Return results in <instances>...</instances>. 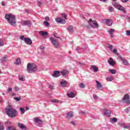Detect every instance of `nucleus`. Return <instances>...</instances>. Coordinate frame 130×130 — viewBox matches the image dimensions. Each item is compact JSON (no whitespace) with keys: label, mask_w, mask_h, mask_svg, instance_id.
<instances>
[{"label":"nucleus","mask_w":130,"mask_h":130,"mask_svg":"<svg viewBox=\"0 0 130 130\" xmlns=\"http://www.w3.org/2000/svg\"><path fill=\"white\" fill-rule=\"evenodd\" d=\"M5 111L7 114L8 115L9 117H11V118H14L16 117L17 115H18V112L16 109L12 108V106L9 105L8 106V108L5 109Z\"/></svg>","instance_id":"nucleus-1"},{"label":"nucleus","mask_w":130,"mask_h":130,"mask_svg":"<svg viewBox=\"0 0 130 130\" xmlns=\"http://www.w3.org/2000/svg\"><path fill=\"white\" fill-rule=\"evenodd\" d=\"M5 19L7 20L8 22L12 26L16 25V16L12 14H6Z\"/></svg>","instance_id":"nucleus-2"},{"label":"nucleus","mask_w":130,"mask_h":130,"mask_svg":"<svg viewBox=\"0 0 130 130\" xmlns=\"http://www.w3.org/2000/svg\"><path fill=\"white\" fill-rule=\"evenodd\" d=\"M27 70L28 73L31 74L34 73V72H36V71H37V66L34 63H28L27 66Z\"/></svg>","instance_id":"nucleus-3"},{"label":"nucleus","mask_w":130,"mask_h":130,"mask_svg":"<svg viewBox=\"0 0 130 130\" xmlns=\"http://www.w3.org/2000/svg\"><path fill=\"white\" fill-rule=\"evenodd\" d=\"M88 24L92 27V28H97L98 27H99V25H98V23H97V22L96 21L93 20L92 21V19H90L89 21H88Z\"/></svg>","instance_id":"nucleus-4"},{"label":"nucleus","mask_w":130,"mask_h":130,"mask_svg":"<svg viewBox=\"0 0 130 130\" xmlns=\"http://www.w3.org/2000/svg\"><path fill=\"white\" fill-rule=\"evenodd\" d=\"M112 5L114 8H116V9L119 10V11H123V10H124V7L118 5V4H117L116 2H112Z\"/></svg>","instance_id":"nucleus-5"},{"label":"nucleus","mask_w":130,"mask_h":130,"mask_svg":"<svg viewBox=\"0 0 130 130\" xmlns=\"http://www.w3.org/2000/svg\"><path fill=\"white\" fill-rule=\"evenodd\" d=\"M122 101L127 104H130L129 95L126 94L122 99Z\"/></svg>","instance_id":"nucleus-6"},{"label":"nucleus","mask_w":130,"mask_h":130,"mask_svg":"<svg viewBox=\"0 0 130 130\" xmlns=\"http://www.w3.org/2000/svg\"><path fill=\"white\" fill-rule=\"evenodd\" d=\"M119 59L122 61L123 64L124 66H127L128 67L129 66V63H128V61L127 60L125 59V58H123L122 56H119Z\"/></svg>","instance_id":"nucleus-7"},{"label":"nucleus","mask_w":130,"mask_h":130,"mask_svg":"<svg viewBox=\"0 0 130 130\" xmlns=\"http://www.w3.org/2000/svg\"><path fill=\"white\" fill-rule=\"evenodd\" d=\"M50 40H51L53 45H54V46H55V47L57 48L58 47V42L57 41H56L55 39H54V38H50Z\"/></svg>","instance_id":"nucleus-8"},{"label":"nucleus","mask_w":130,"mask_h":130,"mask_svg":"<svg viewBox=\"0 0 130 130\" xmlns=\"http://www.w3.org/2000/svg\"><path fill=\"white\" fill-rule=\"evenodd\" d=\"M24 41L27 45H31L32 44V40L29 38H24Z\"/></svg>","instance_id":"nucleus-9"},{"label":"nucleus","mask_w":130,"mask_h":130,"mask_svg":"<svg viewBox=\"0 0 130 130\" xmlns=\"http://www.w3.org/2000/svg\"><path fill=\"white\" fill-rule=\"evenodd\" d=\"M56 22L57 23H60V24H66V20L62 19L61 18L59 17L56 18Z\"/></svg>","instance_id":"nucleus-10"},{"label":"nucleus","mask_w":130,"mask_h":130,"mask_svg":"<svg viewBox=\"0 0 130 130\" xmlns=\"http://www.w3.org/2000/svg\"><path fill=\"white\" fill-rule=\"evenodd\" d=\"M21 24L23 26H30V25H31V21L29 20L21 21Z\"/></svg>","instance_id":"nucleus-11"},{"label":"nucleus","mask_w":130,"mask_h":130,"mask_svg":"<svg viewBox=\"0 0 130 130\" xmlns=\"http://www.w3.org/2000/svg\"><path fill=\"white\" fill-rule=\"evenodd\" d=\"M67 29L68 30V32L71 34H73V33H74V26L72 25H68Z\"/></svg>","instance_id":"nucleus-12"},{"label":"nucleus","mask_w":130,"mask_h":130,"mask_svg":"<svg viewBox=\"0 0 130 130\" xmlns=\"http://www.w3.org/2000/svg\"><path fill=\"white\" fill-rule=\"evenodd\" d=\"M108 63H109L110 66L113 67L115 66V62L113 60L112 58H110L109 60H108Z\"/></svg>","instance_id":"nucleus-13"},{"label":"nucleus","mask_w":130,"mask_h":130,"mask_svg":"<svg viewBox=\"0 0 130 130\" xmlns=\"http://www.w3.org/2000/svg\"><path fill=\"white\" fill-rule=\"evenodd\" d=\"M105 24H106L108 26H111L112 25V20L111 19H106L104 20Z\"/></svg>","instance_id":"nucleus-14"},{"label":"nucleus","mask_w":130,"mask_h":130,"mask_svg":"<svg viewBox=\"0 0 130 130\" xmlns=\"http://www.w3.org/2000/svg\"><path fill=\"white\" fill-rule=\"evenodd\" d=\"M104 115L109 117V116H110V114H111V111L108 109L104 110Z\"/></svg>","instance_id":"nucleus-15"},{"label":"nucleus","mask_w":130,"mask_h":130,"mask_svg":"<svg viewBox=\"0 0 130 130\" xmlns=\"http://www.w3.org/2000/svg\"><path fill=\"white\" fill-rule=\"evenodd\" d=\"M120 126L121 127H123V128H130V124H125L124 123H120Z\"/></svg>","instance_id":"nucleus-16"},{"label":"nucleus","mask_w":130,"mask_h":130,"mask_svg":"<svg viewBox=\"0 0 130 130\" xmlns=\"http://www.w3.org/2000/svg\"><path fill=\"white\" fill-rule=\"evenodd\" d=\"M18 125L21 129L22 130H27V127H26L24 124L21 123H18Z\"/></svg>","instance_id":"nucleus-17"},{"label":"nucleus","mask_w":130,"mask_h":130,"mask_svg":"<svg viewBox=\"0 0 130 130\" xmlns=\"http://www.w3.org/2000/svg\"><path fill=\"white\" fill-rule=\"evenodd\" d=\"M34 120L35 122H36L37 123H39V124H41L42 123V120H40L39 118L36 117L34 119Z\"/></svg>","instance_id":"nucleus-18"},{"label":"nucleus","mask_w":130,"mask_h":130,"mask_svg":"<svg viewBox=\"0 0 130 130\" xmlns=\"http://www.w3.org/2000/svg\"><path fill=\"white\" fill-rule=\"evenodd\" d=\"M60 76V72L59 71H54V74H53V77L55 78H58Z\"/></svg>","instance_id":"nucleus-19"},{"label":"nucleus","mask_w":130,"mask_h":130,"mask_svg":"<svg viewBox=\"0 0 130 130\" xmlns=\"http://www.w3.org/2000/svg\"><path fill=\"white\" fill-rule=\"evenodd\" d=\"M111 52L114 53V54H116V55H117L118 58H119V56H121L118 52H117V49H114L113 50H111Z\"/></svg>","instance_id":"nucleus-20"},{"label":"nucleus","mask_w":130,"mask_h":130,"mask_svg":"<svg viewBox=\"0 0 130 130\" xmlns=\"http://www.w3.org/2000/svg\"><path fill=\"white\" fill-rule=\"evenodd\" d=\"M39 34L41 35L42 36H48V32L44 31H40Z\"/></svg>","instance_id":"nucleus-21"},{"label":"nucleus","mask_w":130,"mask_h":130,"mask_svg":"<svg viewBox=\"0 0 130 130\" xmlns=\"http://www.w3.org/2000/svg\"><path fill=\"white\" fill-rule=\"evenodd\" d=\"M60 74L62 76H67L69 74V71L67 70H63L62 71L60 72Z\"/></svg>","instance_id":"nucleus-22"},{"label":"nucleus","mask_w":130,"mask_h":130,"mask_svg":"<svg viewBox=\"0 0 130 130\" xmlns=\"http://www.w3.org/2000/svg\"><path fill=\"white\" fill-rule=\"evenodd\" d=\"M67 95H68V97H70V98H74V97L76 96V94H75L73 92L67 93Z\"/></svg>","instance_id":"nucleus-23"},{"label":"nucleus","mask_w":130,"mask_h":130,"mask_svg":"<svg viewBox=\"0 0 130 130\" xmlns=\"http://www.w3.org/2000/svg\"><path fill=\"white\" fill-rule=\"evenodd\" d=\"M74 116V115H73V112L70 111L67 113V118H71V117H73Z\"/></svg>","instance_id":"nucleus-24"},{"label":"nucleus","mask_w":130,"mask_h":130,"mask_svg":"<svg viewBox=\"0 0 130 130\" xmlns=\"http://www.w3.org/2000/svg\"><path fill=\"white\" fill-rule=\"evenodd\" d=\"M95 82L96 83L98 89H99V90H101V89H100V88H102V85H101V83L97 80L95 81Z\"/></svg>","instance_id":"nucleus-25"},{"label":"nucleus","mask_w":130,"mask_h":130,"mask_svg":"<svg viewBox=\"0 0 130 130\" xmlns=\"http://www.w3.org/2000/svg\"><path fill=\"white\" fill-rule=\"evenodd\" d=\"M115 30L113 29H111L109 31V33L111 37V38H113V33H114Z\"/></svg>","instance_id":"nucleus-26"},{"label":"nucleus","mask_w":130,"mask_h":130,"mask_svg":"<svg viewBox=\"0 0 130 130\" xmlns=\"http://www.w3.org/2000/svg\"><path fill=\"white\" fill-rule=\"evenodd\" d=\"M67 81H62L60 82V85L61 87H66L67 85Z\"/></svg>","instance_id":"nucleus-27"},{"label":"nucleus","mask_w":130,"mask_h":130,"mask_svg":"<svg viewBox=\"0 0 130 130\" xmlns=\"http://www.w3.org/2000/svg\"><path fill=\"white\" fill-rule=\"evenodd\" d=\"M110 121L111 122V123H113V122H116L117 121V119L115 117H114L110 119Z\"/></svg>","instance_id":"nucleus-28"},{"label":"nucleus","mask_w":130,"mask_h":130,"mask_svg":"<svg viewBox=\"0 0 130 130\" xmlns=\"http://www.w3.org/2000/svg\"><path fill=\"white\" fill-rule=\"evenodd\" d=\"M7 130H16V127H15L14 126H10L7 127Z\"/></svg>","instance_id":"nucleus-29"},{"label":"nucleus","mask_w":130,"mask_h":130,"mask_svg":"<svg viewBox=\"0 0 130 130\" xmlns=\"http://www.w3.org/2000/svg\"><path fill=\"white\" fill-rule=\"evenodd\" d=\"M61 16L62 18H63L64 19H65V20H68V15H67V14L62 13L61 14Z\"/></svg>","instance_id":"nucleus-30"},{"label":"nucleus","mask_w":130,"mask_h":130,"mask_svg":"<svg viewBox=\"0 0 130 130\" xmlns=\"http://www.w3.org/2000/svg\"><path fill=\"white\" fill-rule=\"evenodd\" d=\"M51 102H52V103H58L59 102V100L54 99L51 100Z\"/></svg>","instance_id":"nucleus-31"},{"label":"nucleus","mask_w":130,"mask_h":130,"mask_svg":"<svg viewBox=\"0 0 130 130\" xmlns=\"http://www.w3.org/2000/svg\"><path fill=\"white\" fill-rule=\"evenodd\" d=\"M7 62V57L4 56L3 58L1 59V62L3 63H4V62Z\"/></svg>","instance_id":"nucleus-32"},{"label":"nucleus","mask_w":130,"mask_h":130,"mask_svg":"<svg viewBox=\"0 0 130 130\" xmlns=\"http://www.w3.org/2000/svg\"><path fill=\"white\" fill-rule=\"evenodd\" d=\"M109 72L111 74H113V75H115V74H116V70L115 69L110 70Z\"/></svg>","instance_id":"nucleus-33"},{"label":"nucleus","mask_w":130,"mask_h":130,"mask_svg":"<svg viewBox=\"0 0 130 130\" xmlns=\"http://www.w3.org/2000/svg\"><path fill=\"white\" fill-rule=\"evenodd\" d=\"M15 63L16 64H21V59H20V58L16 59Z\"/></svg>","instance_id":"nucleus-34"},{"label":"nucleus","mask_w":130,"mask_h":130,"mask_svg":"<svg viewBox=\"0 0 130 130\" xmlns=\"http://www.w3.org/2000/svg\"><path fill=\"white\" fill-rule=\"evenodd\" d=\"M91 69H93L94 72H97L98 71V68H96L95 66H91Z\"/></svg>","instance_id":"nucleus-35"},{"label":"nucleus","mask_w":130,"mask_h":130,"mask_svg":"<svg viewBox=\"0 0 130 130\" xmlns=\"http://www.w3.org/2000/svg\"><path fill=\"white\" fill-rule=\"evenodd\" d=\"M18 79L19 81H21L22 82H24V81H25V78H24V76H19Z\"/></svg>","instance_id":"nucleus-36"},{"label":"nucleus","mask_w":130,"mask_h":130,"mask_svg":"<svg viewBox=\"0 0 130 130\" xmlns=\"http://www.w3.org/2000/svg\"><path fill=\"white\" fill-rule=\"evenodd\" d=\"M106 80L108 82H111L113 80V77H108L106 78Z\"/></svg>","instance_id":"nucleus-37"},{"label":"nucleus","mask_w":130,"mask_h":130,"mask_svg":"<svg viewBox=\"0 0 130 130\" xmlns=\"http://www.w3.org/2000/svg\"><path fill=\"white\" fill-rule=\"evenodd\" d=\"M109 11L110 12H113L114 11V8H113V7H111V6H109Z\"/></svg>","instance_id":"nucleus-38"},{"label":"nucleus","mask_w":130,"mask_h":130,"mask_svg":"<svg viewBox=\"0 0 130 130\" xmlns=\"http://www.w3.org/2000/svg\"><path fill=\"white\" fill-rule=\"evenodd\" d=\"M44 24L46 26V27H49V26H50V24H49L47 21H44Z\"/></svg>","instance_id":"nucleus-39"},{"label":"nucleus","mask_w":130,"mask_h":130,"mask_svg":"<svg viewBox=\"0 0 130 130\" xmlns=\"http://www.w3.org/2000/svg\"><path fill=\"white\" fill-rule=\"evenodd\" d=\"M20 111H21L22 114H24L25 113V110L24 109V108H20Z\"/></svg>","instance_id":"nucleus-40"},{"label":"nucleus","mask_w":130,"mask_h":130,"mask_svg":"<svg viewBox=\"0 0 130 130\" xmlns=\"http://www.w3.org/2000/svg\"><path fill=\"white\" fill-rule=\"evenodd\" d=\"M14 100H16V101H20L21 100V98H14Z\"/></svg>","instance_id":"nucleus-41"},{"label":"nucleus","mask_w":130,"mask_h":130,"mask_svg":"<svg viewBox=\"0 0 130 130\" xmlns=\"http://www.w3.org/2000/svg\"><path fill=\"white\" fill-rule=\"evenodd\" d=\"M129 111H130V107H128L125 110V112H126V113H128V112H129Z\"/></svg>","instance_id":"nucleus-42"},{"label":"nucleus","mask_w":130,"mask_h":130,"mask_svg":"<svg viewBox=\"0 0 130 130\" xmlns=\"http://www.w3.org/2000/svg\"><path fill=\"white\" fill-rule=\"evenodd\" d=\"M108 47V48L110 49V50L111 51V50H113L112 49L113 48V45H110Z\"/></svg>","instance_id":"nucleus-43"},{"label":"nucleus","mask_w":130,"mask_h":130,"mask_svg":"<svg viewBox=\"0 0 130 130\" xmlns=\"http://www.w3.org/2000/svg\"><path fill=\"white\" fill-rule=\"evenodd\" d=\"M42 5H43V3H41L40 2H38V6L39 7H41V6H42Z\"/></svg>","instance_id":"nucleus-44"},{"label":"nucleus","mask_w":130,"mask_h":130,"mask_svg":"<svg viewBox=\"0 0 130 130\" xmlns=\"http://www.w3.org/2000/svg\"><path fill=\"white\" fill-rule=\"evenodd\" d=\"M126 35L127 36H130V30H126Z\"/></svg>","instance_id":"nucleus-45"},{"label":"nucleus","mask_w":130,"mask_h":130,"mask_svg":"<svg viewBox=\"0 0 130 130\" xmlns=\"http://www.w3.org/2000/svg\"><path fill=\"white\" fill-rule=\"evenodd\" d=\"M0 46H4V42L2 39H0Z\"/></svg>","instance_id":"nucleus-46"},{"label":"nucleus","mask_w":130,"mask_h":130,"mask_svg":"<svg viewBox=\"0 0 130 130\" xmlns=\"http://www.w3.org/2000/svg\"><path fill=\"white\" fill-rule=\"evenodd\" d=\"M93 98L95 99V100H97V99H98V96L96 94H93Z\"/></svg>","instance_id":"nucleus-47"},{"label":"nucleus","mask_w":130,"mask_h":130,"mask_svg":"<svg viewBox=\"0 0 130 130\" xmlns=\"http://www.w3.org/2000/svg\"><path fill=\"white\" fill-rule=\"evenodd\" d=\"M12 90H13V89L12 88L9 87L8 89V92L10 93V92H12Z\"/></svg>","instance_id":"nucleus-48"},{"label":"nucleus","mask_w":130,"mask_h":130,"mask_svg":"<svg viewBox=\"0 0 130 130\" xmlns=\"http://www.w3.org/2000/svg\"><path fill=\"white\" fill-rule=\"evenodd\" d=\"M80 88H82V89H83V88H85V85H84L83 83H81L80 85Z\"/></svg>","instance_id":"nucleus-49"},{"label":"nucleus","mask_w":130,"mask_h":130,"mask_svg":"<svg viewBox=\"0 0 130 130\" xmlns=\"http://www.w3.org/2000/svg\"><path fill=\"white\" fill-rule=\"evenodd\" d=\"M4 129H5V127L4 126V125H1L0 130H4Z\"/></svg>","instance_id":"nucleus-50"},{"label":"nucleus","mask_w":130,"mask_h":130,"mask_svg":"<svg viewBox=\"0 0 130 130\" xmlns=\"http://www.w3.org/2000/svg\"><path fill=\"white\" fill-rule=\"evenodd\" d=\"M19 90H20V88H19L18 87L15 86V91H19Z\"/></svg>","instance_id":"nucleus-51"},{"label":"nucleus","mask_w":130,"mask_h":130,"mask_svg":"<svg viewBox=\"0 0 130 130\" xmlns=\"http://www.w3.org/2000/svg\"><path fill=\"white\" fill-rule=\"evenodd\" d=\"M57 35H58L57 34L54 32V37H55V38H59V37H57Z\"/></svg>","instance_id":"nucleus-52"},{"label":"nucleus","mask_w":130,"mask_h":130,"mask_svg":"<svg viewBox=\"0 0 130 130\" xmlns=\"http://www.w3.org/2000/svg\"><path fill=\"white\" fill-rule=\"evenodd\" d=\"M7 124H11V121H8L6 122L5 123V125H7Z\"/></svg>","instance_id":"nucleus-53"},{"label":"nucleus","mask_w":130,"mask_h":130,"mask_svg":"<svg viewBox=\"0 0 130 130\" xmlns=\"http://www.w3.org/2000/svg\"><path fill=\"white\" fill-rule=\"evenodd\" d=\"M121 2H122V3H127L128 0H121Z\"/></svg>","instance_id":"nucleus-54"},{"label":"nucleus","mask_w":130,"mask_h":130,"mask_svg":"<svg viewBox=\"0 0 130 130\" xmlns=\"http://www.w3.org/2000/svg\"><path fill=\"white\" fill-rule=\"evenodd\" d=\"M20 39L21 40H24V39H25V38H24V36H21L20 37Z\"/></svg>","instance_id":"nucleus-55"},{"label":"nucleus","mask_w":130,"mask_h":130,"mask_svg":"<svg viewBox=\"0 0 130 130\" xmlns=\"http://www.w3.org/2000/svg\"><path fill=\"white\" fill-rule=\"evenodd\" d=\"M79 113H82V114H86V113L83 111H81Z\"/></svg>","instance_id":"nucleus-56"},{"label":"nucleus","mask_w":130,"mask_h":130,"mask_svg":"<svg viewBox=\"0 0 130 130\" xmlns=\"http://www.w3.org/2000/svg\"><path fill=\"white\" fill-rule=\"evenodd\" d=\"M46 21H49V17H45Z\"/></svg>","instance_id":"nucleus-57"},{"label":"nucleus","mask_w":130,"mask_h":130,"mask_svg":"<svg viewBox=\"0 0 130 130\" xmlns=\"http://www.w3.org/2000/svg\"><path fill=\"white\" fill-rule=\"evenodd\" d=\"M44 48H45V47H44V46H42L41 47L40 49L41 50H43V49H44Z\"/></svg>","instance_id":"nucleus-58"},{"label":"nucleus","mask_w":130,"mask_h":130,"mask_svg":"<svg viewBox=\"0 0 130 130\" xmlns=\"http://www.w3.org/2000/svg\"><path fill=\"white\" fill-rule=\"evenodd\" d=\"M11 95H12V96H15L16 93L12 92V93H11Z\"/></svg>","instance_id":"nucleus-59"},{"label":"nucleus","mask_w":130,"mask_h":130,"mask_svg":"<svg viewBox=\"0 0 130 130\" xmlns=\"http://www.w3.org/2000/svg\"><path fill=\"white\" fill-rule=\"evenodd\" d=\"M49 88L50 89H53V86H52V85H49Z\"/></svg>","instance_id":"nucleus-60"},{"label":"nucleus","mask_w":130,"mask_h":130,"mask_svg":"<svg viewBox=\"0 0 130 130\" xmlns=\"http://www.w3.org/2000/svg\"><path fill=\"white\" fill-rule=\"evenodd\" d=\"M3 102V98L0 97V103H2Z\"/></svg>","instance_id":"nucleus-61"},{"label":"nucleus","mask_w":130,"mask_h":130,"mask_svg":"<svg viewBox=\"0 0 130 130\" xmlns=\"http://www.w3.org/2000/svg\"><path fill=\"white\" fill-rule=\"evenodd\" d=\"M122 11L123 12V13H124V14H125L126 13V11H125V9L124 8L123 10H122Z\"/></svg>","instance_id":"nucleus-62"},{"label":"nucleus","mask_w":130,"mask_h":130,"mask_svg":"<svg viewBox=\"0 0 130 130\" xmlns=\"http://www.w3.org/2000/svg\"><path fill=\"white\" fill-rule=\"evenodd\" d=\"M2 6H3V7H5V6H6L5 2H2Z\"/></svg>","instance_id":"nucleus-63"},{"label":"nucleus","mask_w":130,"mask_h":130,"mask_svg":"<svg viewBox=\"0 0 130 130\" xmlns=\"http://www.w3.org/2000/svg\"><path fill=\"white\" fill-rule=\"evenodd\" d=\"M79 64H81V65H82V66H84V64H85V63H82V62H79Z\"/></svg>","instance_id":"nucleus-64"}]
</instances>
